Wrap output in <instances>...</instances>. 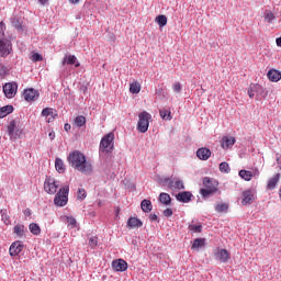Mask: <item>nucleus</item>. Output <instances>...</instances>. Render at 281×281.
<instances>
[{
    "label": "nucleus",
    "instance_id": "10",
    "mask_svg": "<svg viewBox=\"0 0 281 281\" xmlns=\"http://www.w3.org/2000/svg\"><path fill=\"white\" fill-rule=\"evenodd\" d=\"M12 52V43L5 38H0V57L8 58Z\"/></svg>",
    "mask_w": 281,
    "mask_h": 281
},
{
    "label": "nucleus",
    "instance_id": "1",
    "mask_svg": "<svg viewBox=\"0 0 281 281\" xmlns=\"http://www.w3.org/2000/svg\"><path fill=\"white\" fill-rule=\"evenodd\" d=\"M68 161L75 170L82 172V175H91L93 172V165L90 161H87L85 154L76 150L71 151L68 156Z\"/></svg>",
    "mask_w": 281,
    "mask_h": 281
},
{
    "label": "nucleus",
    "instance_id": "53",
    "mask_svg": "<svg viewBox=\"0 0 281 281\" xmlns=\"http://www.w3.org/2000/svg\"><path fill=\"white\" fill-rule=\"evenodd\" d=\"M48 137H49V139H52V140L56 139V133H55L54 131H53V132H49Z\"/></svg>",
    "mask_w": 281,
    "mask_h": 281
},
{
    "label": "nucleus",
    "instance_id": "32",
    "mask_svg": "<svg viewBox=\"0 0 281 281\" xmlns=\"http://www.w3.org/2000/svg\"><path fill=\"white\" fill-rule=\"evenodd\" d=\"M192 249H201V247H205L204 238H195L192 244Z\"/></svg>",
    "mask_w": 281,
    "mask_h": 281
},
{
    "label": "nucleus",
    "instance_id": "52",
    "mask_svg": "<svg viewBox=\"0 0 281 281\" xmlns=\"http://www.w3.org/2000/svg\"><path fill=\"white\" fill-rule=\"evenodd\" d=\"M23 214H24V216H32V210L25 209V210L23 211Z\"/></svg>",
    "mask_w": 281,
    "mask_h": 281
},
{
    "label": "nucleus",
    "instance_id": "36",
    "mask_svg": "<svg viewBox=\"0 0 281 281\" xmlns=\"http://www.w3.org/2000/svg\"><path fill=\"white\" fill-rule=\"evenodd\" d=\"M66 222L68 223V227H70V229H76L78 227V222H76V217L74 216H66Z\"/></svg>",
    "mask_w": 281,
    "mask_h": 281
},
{
    "label": "nucleus",
    "instance_id": "30",
    "mask_svg": "<svg viewBox=\"0 0 281 281\" xmlns=\"http://www.w3.org/2000/svg\"><path fill=\"white\" fill-rule=\"evenodd\" d=\"M159 201L162 203V205H170L172 199L170 198V194L162 192L159 194Z\"/></svg>",
    "mask_w": 281,
    "mask_h": 281
},
{
    "label": "nucleus",
    "instance_id": "45",
    "mask_svg": "<svg viewBox=\"0 0 281 281\" xmlns=\"http://www.w3.org/2000/svg\"><path fill=\"white\" fill-rule=\"evenodd\" d=\"M89 246L91 247V249H95V247H98V237H90Z\"/></svg>",
    "mask_w": 281,
    "mask_h": 281
},
{
    "label": "nucleus",
    "instance_id": "23",
    "mask_svg": "<svg viewBox=\"0 0 281 281\" xmlns=\"http://www.w3.org/2000/svg\"><path fill=\"white\" fill-rule=\"evenodd\" d=\"M14 112V106L12 105H4L0 108V120H3V117H7V115H10V113Z\"/></svg>",
    "mask_w": 281,
    "mask_h": 281
},
{
    "label": "nucleus",
    "instance_id": "37",
    "mask_svg": "<svg viewBox=\"0 0 281 281\" xmlns=\"http://www.w3.org/2000/svg\"><path fill=\"white\" fill-rule=\"evenodd\" d=\"M75 124L79 127L82 128V126H85V124H87V117L82 116V115H78L75 119Z\"/></svg>",
    "mask_w": 281,
    "mask_h": 281
},
{
    "label": "nucleus",
    "instance_id": "34",
    "mask_svg": "<svg viewBox=\"0 0 281 281\" xmlns=\"http://www.w3.org/2000/svg\"><path fill=\"white\" fill-rule=\"evenodd\" d=\"M130 91L135 94L139 93L142 91V85L137 81L132 82L130 85Z\"/></svg>",
    "mask_w": 281,
    "mask_h": 281
},
{
    "label": "nucleus",
    "instance_id": "20",
    "mask_svg": "<svg viewBox=\"0 0 281 281\" xmlns=\"http://www.w3.org/2000/svg\"><path fill=\"white\" fill-rule=\"evenodd\" d=\"M268 80H270V82H280L281 71L278 69H270L268 71Z\"/></svg>",
    "mask_w": 281,
    "mask_h": 281
},
{
    "label": "nucleus",
    "instance_id": "46",
    "mask_svg": "<svg viewBox=\"0 0 281 281\" xmlns=\"http://www.w3.org/2000/svg\"><path fill=\"white\" fill-rule=\"evenodd\" d=\"M31 60H33V63H41V60H43V56H41L38 53H34L31 57Z\"/></svg>",
    "mask_w": 281,
    "mask_h": 281
},
{
    "label": "nucleus",
    "instance_id": "48",
    "mask_svg": "<svg viewBox=\"0 0 281 281\" xmlns=\"http://www.w3.org/2000/svg\"><path fill=\"white\" fill-rule=\"evenodd\" d=\"M5 36V23L0 22V38H3Z\"/></svg>",
    "mask_w": 281,
    "mask_h": 281
},
{
    "label": "nucleus",
    "instance_id": "15",
    "mask_svg": "<svg viewBox=\"0 0 281 281\" xmlns=\"http://www.w3.org/2000/svg\"><path fill=\"white\" fill-rule=\"evenodd\" d=\"M112 269L114 271H121L124 272L126 269H128V263L124 259H116L112 261Z\"/></svg>",
    "mask_w": 281,
    "mask_h": 281
},
{
    "label": "nucleus",
    "instance_id": "40",
    "mask_svg": "<svg viewBox=\"0 0 281 281\" xmlns=\"http://www.w3.org/2000/svg\"><path fill=\"white\" fill-rule=\"evenodd\" d=\"M231 168H229V164L227 162H221L220 164V172H225L226 175H228V172H231Z\"/></svg>",
    "mask_w": 281,
    "mask_h": 281
},
{
    "label": "nucleus",
    "instance_id": "38",
    "mask_svg": "<svg viewBox=\"0 0 281 281\" xmlns=\"http://www.w3.org/2000/svg\"><path fill=\"white\" fill-rule=\"evenodd\" d=\"M12 25L18 30V32H23V24L19 18H13L11 21Z\"/></svg>",
    "mask_w": 281,
    "mask_h": 281
},
{
    "label": "nucleus",
    "instance_id": "31",
    "mask_svg": "<svg viewBox=\"0 0 281 281\" xmlns=\"http://www.w3.org/2000/svg\"><path fill=\"white\" fill-rule=\"evenodd\" d=\"M227 210H229V204L222 202V203H217L215 205V212H217V214H221L223 212H227Z\"/></svg>",
    "mask_w": 281,
    "mask_h": 281
},
{
    "label": "nucleus",
    "instance_id": "21",
    "mask_svg": "<svg viewBox=\"0 0 281 281\" xmlns=\"http://www.w3.org/2000/svg\"><path fill=\"white\" fill-rule=\"evenodd\" d=\"M215 260H220V262H227V260H229V251L218 249L217 254H215Z\"/></svg>",
    "mask_w": 281,
    "mask_h": 281
},
{
    "label": "nucleus",
    "instance_id": "60",
    "mask_svg": "<svg viewBox=\"0 0 281 281\" xmlns=\"http://www.w3.org/2000/svg\"><path fill=\"white\" fill-rule=\"evenodd\" d=\"M81 18H82V16H81L80 14H77V15H76V19H77V20H79V19H81Z\"/></svg>",
    "mask_w": 281,
    "mask_h": 281
},
{
    "label": "nucleus",
    "instance_id": "56",
    "mask_svg": "<svg viewBox=\"0 0 281 281\" xmlns=\"http://www.w3.org/2000/svg\"><path fill=\"white\" fill-rule=\"evenodd\" d=\"M277 47H281V36L276 38Z\"/></svg>",
    "mask_w": 281,
    "mask_h": 281
},
{
    "label": "nucleus",
    "instance_id": "51",
    "mask_svg": "<svg viewBox=\"0 0 281 281\" xmlns=\"http://www.w3.org/2000/svg\"><path fill=\"white\" fill-rule=\"evenodd\" d=\"M164 216H167V217H170L172 216V211L171 209H166L164 212H162Z\"/></svg>",
    "mask_w": 281,
    "mask_h": 281
},
{
    "label": "nucleus",
    "instance_id": "57",
    "mask_svg": "<svg viewBox=\"0 0 281 281\" xmlns=\"http://www.w3.org/2000/svg\"><path fill=\"white\" fill-rule=\"evenodd\" d=\"M277 164L281 166V155L277 154Z\"/></svg>",
    "mask_w": 281,
    "mask_h": 281
},
{
    "label": "nucleus",
    "instance_id": "55",
    "mask_svg": "<svg viewBox=\"0 0 281 281\" xmlns=\"http://www.w3.org/2000/svg\"><path fill=\"white\" fill-rule=\"evenodd\" d=\"M157 214H155V213H151L150 215H149V220L150 221H157Z\"/></svg>",
    "mask_w": 281,
    "mask_h": 281
},
{
    "label": "nucleus",
    "instance_id": "7",
    "mask_svg": "<svg viewBox=\"0 0 281 281\" xmlns=\"http://www.w3.org/2000/svg\"><path fill=\"white\" fill-rule=\"evenodd\" d=\"M60 188V181L55 180L53 177H46L44 181V191L47 194H56Z\"/></svg>",
    "mask_w": 281,
    "mask_h": 281
},
{
    "label": "nucleus",
    "instance_id": "35",
    "mask_svg": "<svg viewBox=\"0 0 281 281\" xmlns=\"http://www.w3.org/2000/svg\"><path fill=\"white\" fill-rule=\"evenodd\" d=\"M29 229L33 236H38V234H41V226H38L36 223H31L29 225Z\"/></svg>",
    "mask_w": 281,
    "mask_h": 281
},
{
    "label": "nucleus",
    "instance_id": "28",
    "mask_svg": "<svg viewBox=\"0 0 281 281\" xmlns=\"http://www.w3.org/2000/svg\"><path fill=\"white\" fill-rule=\"evenodd\" d=\"M76 60H78V59L76 58L75 55H66L63 58L61 65L63 66H65V65H76Z\"/></svg>",
    "mask_w": 281,
    "mask_h": 281
},
{
    "label": "nucleus",
    "instance_id": "18",
    "mask_svg": "<svg viewBox=\"0 0 281 281\" xmlns=\"http://www.w3.org/2000/svg\"><path fill=\"white\" fill-rule=\"evenodd\" d=\"M176 199L180 203H190V201H192V192H190V191L179 192L176 195Z\"/></svg>",
    "mask_w": 281,
    "mask_h": 281
},
{
    "label": "nucleus",
    "instance_id": "61",
    "mask_svg": "<svg viewBox=\"0 0 281 281\" xmlns=\"http://www.w3.org/2000/svg\"><path fill=\"white\" fill-rule=\"evenodd\" d=\"M75 67H80V63L75 64Z\"/></svg>",
    "mask_w": 281,
    "mask_h": 281
},
{
    "label": "nucleus",
    "instance_id": "29",
    "mask_svg": "<svg viewBox=\"0 0 281 281\" xmlns=\"http://www.w3.org/2000/svg\"><path fill=\"white\" fill-rule=\"evenodd\" d=\"M239 177L244 179V181H251L254 179V173L251 171H247L245 169H241L239 171Z\"/></svg>",
    "mask_w": 281,
    "mask_h": 281
},
{
    "label": "nucleus",
    "instance_id": "54",
    "mask_svg": "<svg viewBox=\"0 0 281 281\" xmlns=\"http://www.w3.org/2000/svg\"><path fill=\"white\" fill-rule=\"evenodd\" d=\"M64 128H65V131H66L67 133H69V131H71V125H70L69 123H66V124L64 125Z\"/></svg>",
    "mask_w": 281,
    "mask_h": 281
},
{
    "label": "nucleus",
    "instance_id": "4",
    "mask_svg": "<svg viewBox=\"0 0 281 281\" xmlns=\"http://www.w3.org/2000/svg\"><path fill=\"white\" fill-rule=\"evenodd\" d=\"M150 120H153V115L150 113L143 111L138 114V123L137 131L139 133H147L148 127L150 126Z\"/></svg>",
    "mask_w": 281,
    "mask_h": 281
},
{
    "label": "nucleus",
    "instance_id": "16",
    "mask_svg": "<svg viewBox=\"0 0 281 281\" xmlns=\"http://www.w3.org/2000/svg\"><path fill=\"white\" fill-rule=\"evenodd\" d=\"M196 157L201 159V161H207L210 157H212V150L207 147H201L196 150Z\"/></svg>",
    "mask_w": 281,
    "mask_h": 281
},
{
    "label": "nucleus",
    "instance_id": "8",
    "mask_svg": "<svg viewBox=\"0 0 281 281\" xmlns=\"http://www.w3.org/2000/svg\"><path fill=\"white\" fill-rule=\"evenodd\" d=\"M160 183L162 186H167L171 190H186V186H183V181L179 178H164Z\"/></svg>",
    "mask_w": 281,
    "mask_h": 281
},
{
    "label": "nucleus",
    "instance_id": "50",
    "mask_svg": "<svg viewBox=\"0 0 281 281\" xmlns=\"http://www.w3.org/2000/svg\"><path fill=\"white\" fill-rule=\"evenodd\" d=\"M156 95H162L164 98H166L167 93L166 91H164V88H158L156 89Z\"/></svg>",
    "mask_w": 281,
    "mask_h": 281
},
{
    "label": "nucleus",
    "instance_id": "24",
    "mask_svg": "<svg viewBox=\"0 0 281 281\" xmlns=\"http://www.w3.org/2000/svg\"><path fill=\"white\" fill-rule=\"evenodd\" d=\"M189 232H192L193 234H201L203 232V225L201 223L194 224V221L189 223Z\"/></svg>",
    "mask_w": 281,
    "mask_h": 281
},
{
    "label": "nucleus",
    "instance_id": "2",
    "mask_svg": "<svg viewBox=\"0 0 281 281\" xmlns=\"http://www.w3.org/2000/svg\"><path fill=\"white\" fill-rule=\"evenodd\" d=\"M203 186L205 189L200 190V194L203 199H210L212 194H216V192H218V181L214 178L205 177L203 179Z\"/></svg>",
    "mask_w": 281,
    "mask_h": 281
},
{
    "label": "nucleus",
    "instance_id": "43",
    "mask_svg": "<svg viewBox=\"0 0 281 281\" xmlns=\"http://www.w3.org/2000/svg\"><path fill=\"white\" fill-rule=\"evenodd\" d=\"M274 20H276V15L273 14V12L267 11L265 14V21H267L268 23H271Z\"/></svg>",
    "mask_w": 281,
    "mask_h": 281
},
{
    "label": "nucleus",
    "instance_id": "17",
    "mask_svg": "<svg viewBox=\"0 0 281 281\" xmlns=\"http://www.w3.org/2000/svg\"><path fill=\"white\" fill-rule=\"evenodd\" d=\"M234 144H236V137L234 136H223L221 140V146L224 148V150L232 148Z\"/></svg>",
    "mask_w": 281,
    "mask_h": 281
},
{
    "label": "nucleus",
    "instance_id": "13",
    "mask_svg": "<svg viewBox=\"0 0 281 281\" xmlns=\"http://www.w3.org/2000/svg\"><path fill=\"white\" fill-rule=\"evenodd\" d=\"M256 201V193L249 189L243 192L241 205H251V202Z\"/></svg>",
    "mask_w": 281,
    "mask_h": 281
},
{
    "label": "nucleus",
    "instance_id": "19",
    "mask_svg": "<svg viewBox=\"0 0 281 281\" xmlns=\"http://www.w3.org/2000/svg\"><path fill=\"white\" fill-rule=\"evenodd\" d=\"M13 234H15L18 238H25V234H27V227H25L23 224H18L13 227Z\"/></svg>",
    "mask_w": 281,
    "mask_h": 281
},
{
    "label": "nucleus",
    "instance_id": "33",
    "mask_svg": "<svg viewBox=\"0 0 281 281\" xmlns=\"http://www.w3.org/2000/svg\"><path fill=\"white\" fill-rule=\"evenodd\" d=\"M156 23L159 27H166L168 25V18L166 15H158L156 16Z\"/></svg>",
    "mask_w": 281,
    "mask_h": 281
},
{
    "label": "nucleus",
    "instance_id": "58",
    "mask_svg": "<svg viewBox=\"0 0 281 281\" xmlns=\"http://www.w3.org/2000/svg\"><path fill=\"white\" fill-rule=\"evenodd\" d=\"M38 2L41 3V5H45V3H47V0H38Z\"/></svg>",
    "mask_w": 281,
    "mask_h": 281
},
{
    "label": "nucleus",
    "instance_id": "59",
    "mask_svg": "<svg viewBox=\"0 0 281 281\" xmlns=\"http://www.w3.org/2000/svg\"><path fill=\"white\" fill-rule=\"evenodd\" d=\"M69 2L76 4V3H80V0H69Z\"/></svg>",
    "mask_w": 281,
    "mask_h": 281
},
{
    "label": "nucleus",
    "instance_id": "5",
    "mask_svg": "<svg viewBox=\"0 0 281 281\" xmlns=\"http://www.w3.org/2000/svg\"><path fill=\"white\" fill-rule=\"evenodd\" d=\"M115 134L112 132L101 138L100 153H112L114 147Z\"/></svg>",
    "mask_w": 281,
    "mask_h": 281
},
{
    "label": "nucleus",
    "instance_id": "6",
    "mask_svg": "<svg viewBox=\"0 0 281 281\" xmlns=\"http://www.w3.org/2000/svg\"><path fill=\"white\" fill-rule=\"evenodd\" d=\"M248 95L250 99L256 98L257 101H260L262 98H267V91L260 83H251L248 88Z\"/></svg>",
    "mask_w": 281,
    "mask_h": 281
},
{
    "label": "nucleus",
    "instance_id": "47",
    "mask_svg": "<svg viewBox=\"0 0 281 281\" xmlns=\"http://www.w3.org/2000/svg\"><path fill=\"white\" fill-rule=\"evenodd\" d=\"M8 75V67H5L3 64H0V78H3Z\"/></svg>",
    "mask_w": 281,
    "mask_h": 281
},
{
    "label": "nucleus",
    "instance_id": "11",
    "mask_svg": "<svg viewBox=\"0 0 281 281\" xmlns=\"http://www.w3.org/2000/svg\"><path fill=\"white\" fill-rule=\"evenodd\" d=\"M2 89L5 98L11 100V98H14V95H16V91L19 90V85L16 82H8L3 86Z\"/></svg>",
    "mask_w": 281,
    "mask_h": 281
},
{
    "label": "nucleus",
    "instance_id": "41",
    "mask_svg": "<svg viewBox=\"0 0 281 281\" xmlns=\"http://www.w3.org/2000/svg\"><path fill=\"white\" fill-rule=\"evenodd\" d=\"M0 214L4 225H10V215H8V213H5L3 210L0 211Z\"/></svg>",
    "mask_w": 281,
    "mask_h": 281
},
{
    "label": "nucleus",
    "instance_id": "9",
    "mask_svg": "<svg viewBox=\"0 0 281 281\" xmlns=\"http://www.w3.org/2000/svg\"><path fill=\"white\" fill-rule=\"evenodd\" d=\"M7 131L10 139H19V137H21L23 134V131L16 127V121L14 120L9 123Z\"/></svg>",
    "mask_w": 281,
    "mask_h": 281
},
{
    "label": "nucleus",
    "instance_id": "42",
    "mask_svg": "<svg viewBox=\"0 0 281 281\" xmlns=\"http://www.w3.org/2000/svg\"><path fill=\"white\" fill-rule=\"evenodd\" d=\"M49 115H54V109L45 108L42 110V117H49Z\"/></svg>",
    "mask_w": 281,
    "mask_h": 281
},
{
    "label": "nucleus",
    "instance_id": "27",
    "mask_svg": "<svg viewBox=\"0 0 281 281\" xmlns=\"http://www.w3.org/2000/svg\"><path fill=\"white\" fill-rule=\"evenodd\" d=\"M140 207L145 213L153 212V202H150V200H143L140 202Z\"/></svg>",
    "mask_w": 281,
    "mask_h": 281
},
{
    "label": "nucleus",
    "instance_id": "12",
    "mask_svg": "<svg viewBox=\"0 0 281 281\" xmlns=\"http://www.w3.org/2000/svg\"><path fill=\"white\" fill-rule=\"evenodd\" d=\"M23 95L26 102H36L41 94L34 88H29L23 91Z\"/></svg>",
    "mask_w": 281,
    "mask_h": 281
},
{
    "label": "nucleus",
    "instance_id": "49",
    "mask_svg": "<svg viewBox=\"0 0 281 281\" xmlns=\"http://www.w3.org/2000/svg\"><path fill=\"white\" fill-rule=\"evenodd\" d=\"M172 89L175 93H181V83L180 82L173 83Z\"/></svg>",
    "mask_w": 281,
    "mask_h": 281
},
{
    "label": "nucleus",
    "instance_id": "25",
    "mask_svg": "<svg viewBox=\"0 0 281 281\" xmlns=\"http://www.w3.org/2000/svg\"><path fill=\"white\" fill-rule=\"evenodd\" d=\"M55 169L59 175H64L66 168H65V162L60 158L55 159Z\"/></svg>",
    "mask_w": 281,
    "mask_h": 281
},
{
    "label": "nucleus",
    "instance_id": "26",
    "mask_svg": "<svg viewBox=\"0 0 281 281\" xmlns=\"http://www.w3.org/2000/svg\"><path fill=\"white\" fill-rule=\"evenodd\" d=\"M142 225H144V223H142L137 217H130L127 221V227H132V229L135 227H142Z\"/></svg>",
    "mask_w": 281,
    "mask_h": 281
},
{
    "label": "nucleus",
    "instance_id": "44",
    "mask_svg": "<svg viewBox=\"0 0 281 281\" xmlns=\"http://www.w3.org/2000/svg\"><path fill=\"white\" fill-rule=\"evenodd\" d=\"M77 199H79V201H85L87 199V191H85V189H79L77 192Z\"/></svg>",
    "mask_w": 281,
    "mask_h": 281
},
{
    "label": "nucleus",
    "instance_id": "39",
    "mask_svg": "<svg viewBox=\"0 0 281 281\" xmlns=\"http://www.w3.org/2000/svg\"><path fill=\"white\" fill-rule=\"evenodd\" d=\"M160 117L162 120L170 121L172 120V115L170 114V110L162 109L159 111Z\"/></svg>",
    "mask_w": 281,
    "mask_h": 281
},
{
    "label": "nucleus",
    "instance_id": "22",
    "mask_svg": "<svg viewBox=\"0 0 281 281\" xmlns=\"http://www.w3.org/2000/svg\"><path fill=\"white\" fill-rule=\"evenodd\" d=\"M280 173H276L272 178L268 180L267 189L268 190H276V187L278 186L280 181Z\"/></svg>",
    "mask_w": 281,
    "mask_h": 281
},
{
    "label": "nucleus",
    "instance_id": "14",
    "mask_svg": "<svg viewBox=\"0 0 281 281\" xmlns=\"http://www.w3.org/2000/svg\"><path fill=\"white\" fill-rule=\"evenodd\" d=\"M22 251H23V241L21 240L14 241L13 244H11L9 248V254L12 257L19 256V254H21Z\"/></svg>",
    "mask_w": 281,
    "mask_h": 281
},
{
    "label": "nucleus",
    "instance_id": "3",
    "mask_svg": "<svg viewBox=\"0 0 281 281\" xmlns=\"http://www.w3.org/2000/svg\"><path fill=\"white\" fill-rule=\"evenodd\" d=\"M67 203H69V184L61 187L54 198V204L57 207H65Z\"/></svg>",
    "mask_w": 281,
    "mask_h": 281
}]
</instances>
